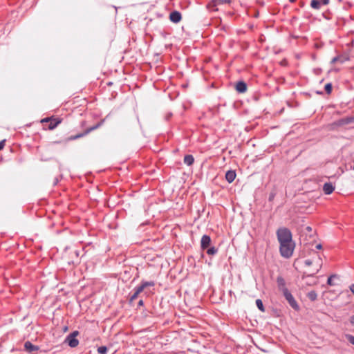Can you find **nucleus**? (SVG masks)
Wrapping results in <instances>:
<instances>
[{
    "instance_id": "obj_13",
    "label": "nucleus",
    "mask_w": 354,
    "mask_h": 354,
    "mask_svg": "<svg viewBox=\"0 0 354 354\" xmlns=\"http://www.w3.org/2000/svg\"><path fill=\"white\" fill-rule=\"evenodd\" d=\"M317 293L315 290H311L307 293V297L311 301H316L317 299Z\"/></svg>"
},
{
    "instance_id": "obj_8",
    "label": "nucleus",
    "mask_w": 354,
    "mask_h": 354,
    "mask_svg": "<svg viewBox=\"0 0 354 354\" xmlns=\"http://www.w3.org/2000/svg\"><path fill=\"white\" fill-rule=\"evenodd\" d=\"M323 190L326 194H330L335 190V187L330 183H326L323 186Z\"/></svg>"
},
{
    "instance_id": "obj_6",
    "label": "nucleus",
    "mask_w": 354,
    "mask_h": 354,
    "mask_svg": "<svg viewBox=\"0 0 354 354\" xmlns=\"http://www.w3.org/2000/svg\"><path fill=\"white\" fill-rule=\"evenodd\" d=\"M170 20L174 23H178L181 20V15L177 11L172 12L169 16Z\"/></svg>"
},
{
    "instance_id": "obj_17",
    "label": "nucleus",
    "mask_w": 354,
    "mask_h": 354,
    "mask_svg": "<svg viewBox=\"0 0 354 354\" xmlns=\"http://www.w3.org/2000/svg\"><path fill=\"white\" fill-rule=\"evenodd\" d=\"M97 351L100 354H106L107 348L106 346H100L97 348Z\"/></svg>"
},
{
    "instance_id": "obj_2",
    "label": "nucleus",
    "mask_w": 354,
    "mask_h": 354,
    "mask_svg": "<svg viewBox=\"0 0 354 354\" xmlns=\"http://www.w3.org/2000/svg\"><path fill=\"white\" fill-rule=\"evenodd\" d=\"M305 264L307 266H308V267H310L313 264H314V268L311 270V272H312L311 274L312 275L317 273L319 271V270L321 269V268H322L321 259H320L319 255H317V259H316L315 261H314V262H313L310 260H306L305 261Z\"/></svg>"
},
{
    "instance_id": "obj_15",
    "label": "nucleus",
    "mask_w": 354,
    "mask_h": 354,
    "mask_svg": "<svg viewBox=\"0 0 354 354\" xmlns=\"http://www.w3.org/2000/svg\"><path fill=\"white\" fill-rule=\"evenodd\" d=\"M144 287H145V285H142L140 287H139L137 289V290L136 291V292L134 293V295L132 296L131 300L135 299L138 297V295L140 294V292H141L143 290Z\"/></svg>"
},
{
    "instance_id": "obj_31",
    "label": "nucleus",
    "mask_w": 354,
    "mask_h": 354,
    "mask_svg": "<svg viewBox=\"0 0 354 354\" xmlns=\"http://www.w3.org/2000/svg\"><path fill=\"white\" fill-rule=\"evenodd\" d=\"M291 1H294L295 0H290Z\"/></svg>"
},
{
    "instance_id": "obj_9",
    "label": "nucleus",
    "mask_w": 354,
    "mask_h": 354,
    "mask_svg": "<svg viewBox=\"0 0 354 354\" xmlns=\"http://www.w3.org/2000/svg\"><path fill=\"white\" fill-rule=\"evenodd\" d=\"M62 120L58 118H51L49 124H48V129L53 130L55 129L59 123H61Z\"/></svg>"
},
{
    "instance_id": "obj_23",
    "label": "nucleus",
    "mask_w": 354,
    "mask_h": 354,
    "mask_svg": "<svg viewBox=\"0 0 354 354\" xmlns=\"http://www.w3.org/2000/svg\"><path fill=\"white\" fill-rule=\"evenodd\" d=\"M5 146V140H1L0 142V151Z\"/></svg>"
},
{
    "instance_id": "obj_5",
    "label": "nucleus",
    "mask_w": 354,
    "mask_h": 354,
    "mask_svg": "<svg viewBox=\"0 0 354 354\" xmlns=\"http://www.w3.org/2000/svg\"><path fill=\"white\" fill-rule=\"evenodd\" d=\"M329 3V0H312L311 1V6L315 9H318L320 7L321 4L327 5Z\"/></svg>"
},
{
    "instance_id": "obj_14",
    "label": "nucleus",
    "mask_w": 354,
    "mask_h": 354,
    "mask_svg": "<svg viewBox=\"0 0 354 354\" xmlns=\"http://www.w3.org/2000/svg\"><path fill=\"white\" fill-rule=\"evenodd\" d=\"M194 161V159L192 155H187L184 158V162L187 165H192Z\"/></svg>"
},
{
    "instance_id": "obj_21",
    "label": "nucleus",
    "mask_w": 354,
    "mask_h": 354,
    "mask_svg": "<svg viewBox=\"0 0 354 354\" xmlns=\"http://www.w3.org/2000/svg\"><path fill=\"white\" fill-rule=\"evenodd\" d=\"M216 252V250L214 248H211L207 250V253L209 254H214Z\"/></svg>"
},
{
    "instance_id": "obj_3",
    "label": "nucleus",
    "mask_w": 354,
    "mask_h": 354,
    "mask_svg": "<svg viewBox=\"0 0 354 354\" xmlns=\"http://www.w3.org/2000/svg\"><path fill=\"white\" fill-rule=\"evenodd\" d=\"M283 295L286 299L288 300L290 305L295 310H298L299 309V305L297 304V301H295L291 293L286 288L283 290Z\"/></svg>"
},
{
    "instance_id": "obj_12",
    "label": "nucleus",
    "mask_w": 354,
    "mask_h": 354,
    "mask_svg": "<svg viewBox=\"0 0 354 354\" xmlns=\"http://www.w3.org/2000/svg\"><path fill=\"white\" fill-rule=\"evenodd\" d=\"M24 346H25L26 350L28 352H32V351L38 350V347L32 344L30 342H26L25 343Z\"/></svg>"
},
{
    "instance_id": "obj_7",
    "label": "nucleus",
    "mask_w": 354,
    "mask_h": 354,
    "mask_svg": "<svg viewBox=\"0 0 354 354\" xmlns=\"http://www.w3.org/2000/svg\"><path fill=\"white\" fill-rule=\"evenodd\" d=\"M235 88L239 93H244L247 90V85L244 82L240 81L236 83Z\"/></svg>"
},
{
    "instance_id": "obj_25",
    "label": "nucleus",
    "mask_w": 354,
    "mask_h": 354,
    "mask_svg": "<svg viewBox=\"0 0 354 354\" xmlns=\"http://www.w3.org/2000/svg\"><path fill=\"white\" fill-rule=\"evenodd\" d=\"M51 118H44V119H42L41 120V122H50Z\"/></svg>"
},
{
    "instance_id": "obj_20",
    "label": "nucleus",
    "mask_w": 354,
    "mask_h": 354,
    "mask_svg": "<svg viewBox=\"0 0 354 354\" xmlns=\"http://www.w3.org/2000/svg\"><path fill=\"white\" fill-rule=\"evenodd\" d=\"M325 89L326 91V92L328 93H330L331 91H332V85L331 84H327L326 86H325Z\"/></svg>"
},
{
    "instance_id": "obj_10",
    "label": "nucleus",
    "mask_w": 354,
    "mask_h": 354,
    "mask_svg": "<svg viewBox=\"0 0 354 354\" xmlns=\"http://www.w3.org/2000/svg\"><path fill=\"white\" fill-rule=\"evenodd\" d=\"M211 239L209 236L204 235L201 239V247L203 248H206L210 244Z\"/></svg>"
},
{
    "instance_id": "obj_18",
    "label": "nucleus",
    "mask_w": 354,
    "mask_h": 354,
    "mask_svg": "<svg viewBox=\"0 0 354 354\" xmlns=\"http://www.w3.org/2000/svg\"><path fill=\"white\" fill-rule=\"evenodd\" d=\"M346 338L351 344L354 345V336L351 335H346Z\"/></svg>"
},
{
    "instance_id": "obj_24",
    "label": "nucleus",
    "mask_w": 354,
    "mask_h": 354,
    "mask_svg": "<svg viewBox=\"0 0 354 354\" xmlns=\"http://www.w3.org/2000/svg\"><path fill=\"white\" fill-rule=\"evenodd\" d=\"M350 323L353 326H354V315L351 316L350 317Z\"/></svg>"
},
{
    "instance_id": "obj_11",
    "label": "nucleus",
    "mask_w": 354,
    "mask_h": 354,
    "mask_svg": "<svg viewBox=\"0 0 354 354\" xmlns=\"http://www.w3.org/2000/svg\"><path fill=\"white\" fill-rule=\"evenodd\" d=\"M236 173L234 171L230 170L225 174V178L229 183H232L236 178Z\"/></svg>"
},
{
    "instance_id": "obj_30",
    "label": "nucleus",
    "mask_w": 354,
    "mask_h": 354,
    "mask_svg": "<svg viewBox=\"0 0 354 354\" xmlns=\"http://www.w3.org/2000/svg\"><path fill=\"white\" fill-rule=\"evenodd\" d=\"M80 136H77L75 137H73V138H71V139H73V138H79Z\"/></svg>"
},
{
    "instance_id": "obj_27",
    "label": "nucleus",
    "mask_w": 354,
    "mask_h": 354,
    "mask_svg": "<svg viewBox=\"0 0 354 354\" xmlns=\"http://www.w3.org/2000/svg\"><path fill=\"white\" fill-rule=\"evenodd\" d=\"M316 248L319 250L322 249V245L320 244H318Z\"/></svg>"
},
{
    "instance_id": "obj_28",
    "label": "nucleus",
    "mask_w": 354,
    "mask_h": 354,
    "mask_svg": "<svg viewBox=\"0 0 354 354\" xmlns=\"http://www.w3.org/2000/svg\"><path fill=\"white\" fill-rule=\"evenodd\" d=\"M219 2H229L228 0H218Z\"/></svg>"
},
{
    "instance_id": "obj_19",
    "label": "nucleus",
    "mask_w": 354,
    "mask_h": 354,
    "mask_svg": "<svg viewBox=\"0 0 354 354\" xmlns=\"http://www.w3.org/2000/svg\"><path fill=\"white\" fill-rule=\"evenodd\" d=\"M336 277L335 275H331L330 277H328V280H327V283L329 285V286H333L334 285V283H333V279Z\"/></svg>"
},
{
    "instance_id": "obj_29",
    "label": "nucleus",
    "mask_w": 354,
    "mask_h": 354,
    "mask_svg": "<svg viewBox=\"0 0 354 354\" xmlns=\"http://www.w3.org/2000/svg\"><path fill=\"white\" fill-rule=\"evenodd\" d=\"M139 305H140V306H142V305H143V301H142V300H140V301H139Z\"/></svg>"
},
{
    "instance_id": "obj_4",
    "label": "nucleus",
    "mask_w": 354,
    "mask_h": 354,
    "mask_svg": "<svg viewBox=\"0 0 354 354\" xmlns=\"http://www.w3.org/2000/svg\"><path fill=\"white\" fill-rule=\"evenodd\" d=\"M78 334H79L78 331H74L73 333H72L67 337L66 342L68 343V344L71 347L74 348V347H76L79 344V341L76 338V337L78 335Z\"/></svg>"
},
{
    "instance_id": "obj_26",
    "label": "nucleus",
    "mask_w": 354,
    "mask_h": 354,
    "mask_svg": "<svg viewBox=\"0 0 354 354\" xmlns=\"http://www.w3.org/2000/svg\"><path fill=\"white\" fill-rule=\"evenodd\" d=\"M349 289L353 292V294L354 295V284L351 285L350 287H349Z\"/></svg>"
},
{
    "instance_id": "obj_1",
    "label": "nucleus",
    "mask_w": 354,
    "mask_h": 354,
    "mask_svg": "<svg viewBox=\"0 0 354 354\" xmlns=\"http://www.w3.org/2000/svg\"><path fill=\"white\" fill-rule=\"evenodd\" d=\"M277 237L279 243V252L284 258L292 256L295 248V243L292 239V234L286 227H281L277 230Z\"/></svg>"
},
{
    "instance_id": "obj_22",
    "label": "nucleus",
    "mask_w": 354,
    "mask_h": 354,
    "mask_svg": "<svg viewBox=\"0 0 354 354\" xmlns=\"http://www.w3.org/2000/svg\"><path fill=\"white\" fill-rule=\"evenodd\" d=\"M353 120V118H346L345 120H342V124L348 123Z\"/></svg>"
},
{
    "instance_id": "obj_16",
    "label": "nucleus",
    "mask_w": 354,
    "mask_h": 354,
    "mask_svg": "<svg viewBox=\"0 0 354 354\" xmlns=\"http://www.w3.org/2000/svg\"><path fill=\"white\" fill-rule=\"evenodd\" d=\"M256 304L258 307V308L261 311V312H264L265 311V308L263 307V303H262V301L261 299H257L256 301Z\"/></svg>"
}]
</instances>
